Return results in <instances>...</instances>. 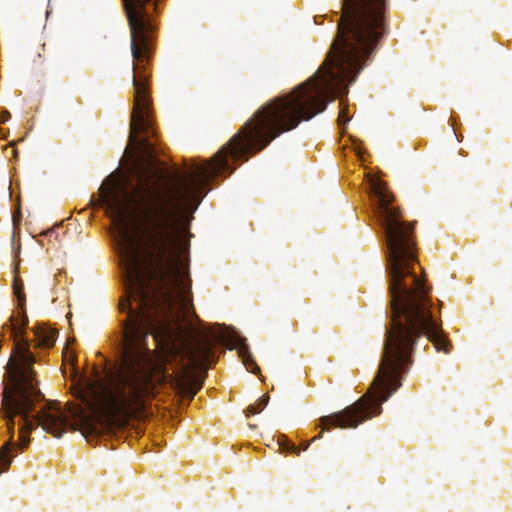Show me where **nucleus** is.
<instances>
[{"label": "nucleus", "instance_id": "nucleus-1", "mask_svg": "<svg viewBox=\"0 0 512 512\" xmlns=\"http://www.w3.org/2000/svg\"><path fill=\"white\" fill-rule=\"evenodd\" d=\"M124 270L128 310L119 361L102 375L80 378L74 394L89 409L49 402L33 420L29 413L43 398L34 379V358L16 342L7 363L3 406L9 440L0 449V474L12 462L15 416L21 417L18 446L26 448L34 420L46 433L61 437L67 427L96 431L121 426L141 411L159 385L171 386L188 400L201 387V372L213 359L212 346L223 344V327H196L188 274L189 241H115Z\"/></svg>", "mask_w": 512, "mask_h": 512}, {"label": "nucleus", "instance_id": "nucleus-2", "mask_svg": "<svg viewBox=\"0 0 512 512\" xmlns=\"http://www.w3.org/2000/svg\"><path fill=\"white\" fill-rule=\"evenodd\" d=\"M370 190L377 201V215L385 229L389 255L391 328L384 347L383 359L366 394L343 411L321 418V427L354 428L381 412V403L388 400L401 385L400 379L409 364L412 347L419 333L426 335L438 351L448 353L447 341L441 335L429 312L426 290L413 271L416 260L412 226L400 221L390 206L393 197L379 179L369 178Z\"/></svg>", "mask_w": 512, "mask_h": 512}, {"label": "nucleus", "instance_id": "nucleus-3", "mask_svg": "<svg viewBox=\"0 0 512 512\" xmlns=\"http://www.w3.org/2000/svg\"><path fill=\"white\" fill-rule=\"evenodd\" d=\"M14 292L17 295L18 304L22 310L20 313H18L17 316L12 315L10 317V326H11L12 332L14 334V337L17 338L18 333H21L23 327L27 324V321H28L27 317L24 313L25 298L20 290V286H19L17 280L14 282Z\"/></svg>", "mask_w": 512, "mask_h": 512}, {"label": "nucleus", "instance_id": "nucleus-4", "mask_svg": "<svg viewBox=\"0 0 512 512\" xmlns=\"http://www.w3.org/2000/svg\"><path fill=\"white\" fill-rule=\"evenodd\" d=\"M33 331L38 346L51 347L56 341V331L43 324H37Z\"/></svg>", "mask_w": 512, "mask_h": 512}, {"label": "nucleus", "instance_id": "nucleus-5", "mask_svg": "<svg viewBox=\"0 0 512 512\" xmlns=\"http://www.w3.org/2000/svg\"><path fill=\"white\" fill-rule=\"evenodd\" d=\"M267 403L268 397L262 396L255 404H252L247 408V413L255 415L259 413L267 405Z\"/></svg>", "mask_w": 512, "mask_h": 512}, {"label": "nucleus", "instance_id": "nucleus-6", "mask_svg": "<svg viewBox=\"0 0 512 512\" xmlns=\"http://www.w3.org/2000/svg\"><path fill=\"white\" fill-rule=\"evenodd\" d=\"M340 106H341V109H340L339 116H338V122L342 126L349 120V118L347 116L348 115V107L344 103L343 98L340 99Z\"/></svg>", "mask_w": 512, "mask_h": 512}, {"label": "nucleus", "instance_id": "nucleus-7", "mask_svg": "<svg viewBox=\"0 0 512 512\" xmlns=\"http://www.w3.org/2000/svg\"><path fill=\"white\" fill-rule=\"evenodd\" d=\"M2 120L5 121L6 120V115H2Z\"/></svg>", "mask_w": 512, "mask_h": 512}]
</instances>
